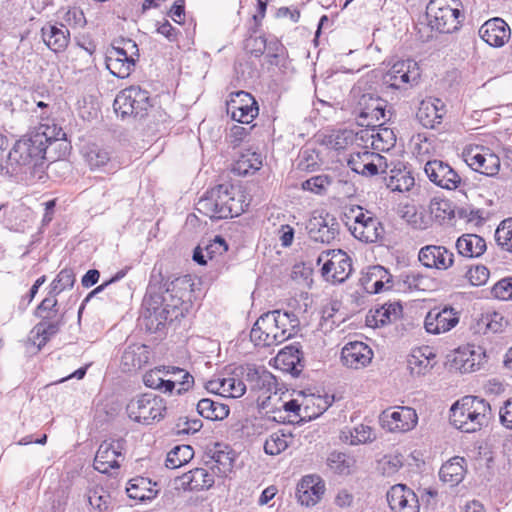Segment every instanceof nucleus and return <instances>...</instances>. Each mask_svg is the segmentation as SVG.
Returning <instances> with one entry per match:
<instances>
[{
  "mask_svg": "<svg viewBox=\"0 0 512 512\" xmlns=\"http://www.w3.org/2000/svg\"><path fill=\"white\" fill-rule=\"evenodd\" d=\"M226 106L231 118L243 124L251 123L259 113L257 101L246 91L232 93Z\"/></svg>",
  "mask_w": 512,
  "mask_h": 512,
  "instance_id": "nucleus-11",
  "label": "nucleus"
},
{
  "mask_svg": "<svg viewBox=\"0 0 512 512\" xmlns=\"http://www.w3.org/2000/svg\"><path fill=\"white\" fill-rule=\"evenodd\" d=\"M63 20L71 27L82 28L86 25L84 12L78 7L69 8L63 17Z\"/></svg>",
  "mask_w": 512,
  "mask_h": 512,
  "instance_id": "nucleus-62",
  "label": "nucleus"
},
{
  "mask_svg": "<svg viewBox=\"0 0 512 512\" xmlns=\"http://www.w3.org/2000/svg\"><path fill=\"white\" fill-rule=\"evenodd\" d=\"M114 110L124 118L133 116L143 118L152 107L149 92L139 86H130L122 90L114 100Z\"/></svg>",
  "mask_w": 512,
  "mask_h": 512,
  "instance_id": "nucleus-6",
  "label": "nucleus"
},
{
  "mask_svg": "<svg viewBox=\"0 0 512 512\" xmlns=\"http://www.w3.org/2000/svg\"><path fill=\"white\" fill-rule=\"evenodd\" d=\"M420 78V69L414 60L407 59L394 63L383 75L382 84L387 89L406 90L417 84Z\"/></svg>",
  "mask_w": 512,
  "mask_h": 512,
  "instance_id": "nucleus-7",
  "label": "nucleus"
},
{
  "mask_svg": "<svg viewBox=\"0 0 512 512\" xmlns=\"http://www.w3.org/2000/svg\"><path fill=\"white\" fill-rule=\"evenodd\" d=\"M325 491V486L319 477L304 476L297 485L296 496L301 505L307 507L315 505Z\"/></svg>",
  "mask_w": 512,
  "mask_h": 512,
  "instance_id": "nucleus-23",
  "label": "nucleus"
},
{
  "mask_svg": "<svg viewBox=\"0 0 512 512\" xmlns=\"http://www.w3.org/2000/svg\"><path fill=\"white\" fill-rule=\"evenodd\" d=\"M443 103L440 99L432 101H422L419 105L416 117L425 128H435L440 124L443 117Z\"/></svg>",
  "mask_w": 512,
  "mask_h": 512,
  "instance_id": "nucleus-29",
  "label": "nucleus"
},
{
  "mask_svg": "<svg viewBox=\"0 0 512 512\" xmlns=\"http://www.w3.org/2000/svg\"><path fill=\"white\" fill-rule=\"evenodd\" d=\"M456 247L462 256L471 259L480 256V236L465 234L458 238Z\"/></svg>",
  "mask_w": 512,
  "mask_h": 512,
  "instance_id": "nucleus-43",
  "label": "nucleus"
},
{
  "mask_svg": "<svg viewBox=\"0 0 512 512\" xmlns=\"http://www.w3.org/2000/svg\"><path fill=\"white\" fill-rule=\"evenodd\" d=\"M166 375H173L181 387L177 390V394L181 395L189 390L194 384V377L186 370L176 366H164Z\"/></svg>",
  "mask_w": 512,
  "mask_h": 512,
  "instance_id": "nucleus-47",
  "label": "nucleus"
},
{
  "mask_svg": "<svg viewBox=\"0 0 512 512\" xmlns=\"http://www.w3.org/2000/svg\"><path fill=\"white\" fill-rule=\"evenodd\" d=\"M319 167L318 154L314 150L306 149L302 151L298 168L302 171L312 172Z\"/></svg>",
  "mask_w": 512,
  "mask_h": 512,
  "instance_id": "nucleus-59",
  "label": "nucleus"
},
{
  "mask_svg": "<svg viewBox=\"0 0 512 512\" xmlns=\"http://www.w3.org/2000/svg\"><path fill=\"white\" fill-rule=\"evenodd\" d=\"M434 358L435 355L429 347L414 349L407 360L410 373L415 376L425 375L433 368L434 363L432 361Z\"/></svg>",
  "mask_w": 512,
  "mask_h": 512,
  "instance_id": "nucleus-28",
  "label": "nucleus"
},
{
  "mask_svg": "<svg viewBox=\"0 0 512 512\" xmlns=\"http://www.w3.org/2000/svg\"><path fill=\"white\" fill-rule=\"evenodd\" d=\"M287 448V442L280 436L272 435L264 444V451L268 455H278Z\"/></svg>",
  "mask_w": 512,
  "mask_h": 512,
  "instance_id": "nucleus-64",
  "label": "nucleus"
},
{
  "mask_svg": "<svg viewBox=\"0 0 512 512\" xmlns=\"http://www.w3.org/2000/svg\"><path fill=\"white\" fill-rule=\"evenodd\" d=\"M166 401L153 393H144L133 397L126 405L128 417L139 424L150 425L165 417Z\"/></svg>",
  "mask_w": 512,
  "mask_h": 512,
  "instance_id": "nucleus-4",
  "label": "nucleus"
},
{
  "mask_svg": "<svg viewBox=\"0 0 512 512\" xmlns=\"http://www.w3.org/2000/svg\"><path fill=\"white\" fill-rule=\"evenodd\" d=\"M429 211L439 223L450 221L455 217V205L449 199L435 197L430 201Z\"/></svg>",
  "mask_w": 512,
  "mask_h": 512,
  "instance_id": "nucleus-37",
  "label": "nucleus"
},
{
  "mask_svg": "<svg viewBox=\"0 0 512 512\" xmlns=\"http://www.w3.org/2000/svg\"><path fill=\"white\" fill-rule=\"evenodd\" d=\"M38 142H41V146L48 151L49 147L56 144L59 141H63L59 144L60 147L64 146L63 155L66 154L69 143L66 141V133L61 127L52 123H41L29 132Z\"/></svg>",
  "mask_w": 512,
  "mask_h": 512,
  "instance_id": "nucleus-22",
  "label": "nucleus"
},
{
  "mask_svg": "<svg viewBox=\"0 0 512 512\" xmlns=\"http://www.w3.org/2000/svg\"><path fill=\"white\" fill-rule=\"evenodd\" d=\"M456 5L457 0H430L426 6V16L431 28L440 33L458 30L463 15Z\"/></svg>",
  "mask_w": 512,
  "mask_h": 512,
  "instance_id": "nucleus-5",
  "label": "nucleus"
},
{
  "mask_svg": "<svg viewBox=\"0 0 512 512\" xmlns=\"http://www.w3.org/2000/svg\"><path fill=\"white\" fill-rule=\"evenodd\" d=\"M465 163L475 172H480V145L467 144L461 154Z\"/></svg>",
  "mask_w": 512,
  "mask_h": 512,
  "instance_id": "nucleus-56",
  "label": "nucleus"
},
{
  "mask_svg": "<svg viewBox=\"0 0 512 512\" xmlns=\"http://www.w3.org/2000/svg\"><path fill=\"white\" fill-rule=\"evenodd\" d=\"M222 396L239 398L246 392V384L243 380L235 377L223 378Z\"/></svg>",
  "mask_w": 512,
  "mask_h": 512,
  "instance_id": "nucleus-55",
  "label": "nucleus"
},
{
  "mask_svg": "<svg viewBox=\"0 0 512 512\" xmlns=\"http://www.w3.org/2000/svg\"><path fill=\"white\" fill-rule=\"evenodd\" d=\"M500 169V158L491 149L482 146V175L495 176Z\"/></svg>",
  "mask_w": 512,
  "mask_h": 512,
  "instance_id": "nucleus-53",
  "label": "nucleus"
},
{
  "mask_svg": "<svg viewBox=\"0 0 512 512\" xmlns=\"http://www.w3.org/2000/svg\"><path fill=\"white\" fill-rule=\"evenodd\" d=\"M64 325V315H60L55 318L40 321L34 327L37 337L41 338L39 347L45 345L46 342L53 336H55L60 328Z\"/></svg>",
  "mask_w": 512,
  "mask_h": 512,
  "instance_id": "nucleus-40",
  "label": "nucleus"
},
{
  "mask_svg": "<svg viewBox=\"0 0 512 512\" xmlns=\"http://www.w3.org/2000/svg\"><path fill=\"white\" fill-rule=\"evenodd\" d=\"M387 102L372 93L362 94L357 103L358 117L363 120L361 125L381 126L390 118V111L386 110Z\"/></svg>",
  "mask_w": 512,
  "mask_h": 512,
  "instance_id": "nucleus-9",
  "label": "nucleus"
},
{
  "mask_svg": "<svg viewBox=\"0 0 512 512\" xmlns=\"http://www.w3.org/2000/svg\"><path fill=\"white\" fill-rule=\"evenodd\" d=\"M340 439L350 445H359L367 442H372L375 435L370 426L360 424L353 429H346L341 432Z\"/></svg>",
  "mask_w": 512,
  "mask_h": 512,
  "instance_id": "nucleus-38",
  "label": "nucleus"
},
{
  "mask_svg": "<svg viewBox=\"0 0 512 512\" xmlns=\"http://www.w3.org/2000/svg\"><path fill=\"white\" fill-rule=\"evenodd\" d=\"M349 230L356 239L365 243L377 242L382 237L384 231L382 224L374 216L368 218V221L361 225L349 227Z\"/></svg>",
  "mask_w": 512,
  "mask_h": 512,
  "instance_id": "nucleus-32",
  "label": "nucleus"
},
{
  "mask_svg": "<svg viewBox=\"0 0 512 512\" xmlns=\"http://www.w3.org/2000/svg\"><path fill=\"white\" fill-rule=\"evenodd\" d=\"M90 506L99 512L108 510L111 504V496L103 487H95L87 493Z\"/></svg>",
  "mask_w": 512,
  "mask_h": 512,
  "instance_id": "nucleus-48",
  "label": "nucleus"
},
{
  "mask_svg": "<svg viewBox=\"0 0 512 512\" xmlns=\"http://www.w3.org/2000/svg\"><path fill=\"white\" fill-rule=\"evenodd\" d=\"M332 178L329 175L321 174L313 176L302 182V189L318 195H324L331 185Z\"/></svg>",
  "mask_w": 512,
  "mask_h": 512,
  "instance_id": "nucleus-50",
  "label": "nucleus"
},
{
  "mask_svg": "<svg viewBox=\"0 0 512 512\" xmlns=\"http://www.w3.org/2000/svg\"><path fill=\"white\" fill-rule=\"evenodd\" d=\"M105 64H106V68L110 71V73L117 77V78H121V79H124V78H127L128 76H130V74L132 73V71L134 70L135 68V63L134 61L129 58H125L123 59V57H111V56H106L105 58Z\"/></svg>",
  "mask_w": 512,
  "mask_h": 512,
  "instance_id": "nucleus-42",
  "label": "nucleus"
},
{
  "mask_svg": "<svg viewBox=\"0 0 512 512\" xmlns=\"http://www.w3.org/2000/svg\"><path fill=\"white\" fill-rule=\"evenodd\" d=\"M262 166L260 154L248 153L242 154L234 165V171L239 175H247L251 171L255 172Z\"/></svg>",
  "mask_w": 512,
  "mask_h": 512,
  "instance_id": "nucleus-44",
  "label": "nucleus"
},
{
  "mask_svg": "<svg viewBox=\"0 0 512 512\" xmlns=\"http://www.w3.org/2000/svg\"><path fill=\"white\" fill-rule=\"evenodd\" d=\"M197 412L208 420H223L228 417L230 409L226 404L203 398L197 404Z\"/></svg>",
  "mask_w": 512,
  "mask_h": 512,
  "instance_id": "nucleus-36",
  "label": "nucleus"
},
{
  "mask_svg": "<svg viewBox=\"0 0 512 512\" xmlns=\"http://www.w3.org/2000/svg\"><path fill=\"white\" fill-rule=\"evenodd\" d=\"M334 402V395H328L317 397L315 401L313 402V405H316L317 412H313L312 414L308 413L309 405L306 404L304 407L305 415L304 417H308L309 419L316 418L323 414Z\"/></svg>",
  "mask_w": 512,
  "mask_h": 512,
  "instance_id": "nucleus-60",
  "label": "nucleus"
},
{
  "mask_svg": "<svg viewBox=\"0 0 512 512\" xmlns=\"http://www.w3.org/2000/svg\"><path fill=\"white\" fill-rule=\"evenodd\" d=\"M373 358L372 349L364 342L347 343L341 351V361L344 366L360 369L367 366Z\"/></svg>",
  "mask_w": 512,
  "mask_h": 512,
  "instance_id": "nucleus-19",
  "label": "nucleus"
},
{
  "mask_svg": "<svg viewBox=\"0 0 512 512\" xmlns=\"http://www.w3.org/2000/svg\"><path fill=\"white\" fill-rule=\"evenodd\" d=\"M34 315L40 319V321L52 319L60 316L58 310V301L55 296L50 295L44 298L41 303L36 307Z\"/></svg>",
  "mask_w": 512,
  "mask_h": 512,
  "instance_id": "nucleus-49",
  "label": "nucleus"
},
{
  "mask_svg": "<svg viewBox=\"0 0 512 512\" xmlns=\"http://www.w3.org/2000/svg\"><path fill=\"white\" fill-rule=\"evenodd\" d=\"M458 322V312L450 306H445L442 309L430 310L425 317L424 327L428 333L440 334L451 330Z\"/></svg>",
  "mask_w": 512,
  "mask_h": 512,
  "instance_id": "nucleus-16",
  "label": "nucleus"
},
{
  "mask_svg": "<svg viewBox=\"0 0 512 512\" xmlns=\"http://www.w3.org/2000/svg\"><path fill=\"white\" fill-rule=\"evenodd\" d=\"M331 256L329 260H327L322 268L321 273L322 276L329 282L332 283H343L345 282L353 271L352 267V259L350 256L342 251V250H328L323 252L317 259V263L319 264L323 255Z\"/></svg>",
  "mask_w": 512,
  "mask_h": 512,
  "instance_id": "nucleus-8",
  "label": "nucleus"
},
{
  "mask_svg": "<svg viewBox=\"0 0 512 512\" xmlns=\"http://www.w3.org/2000/svg\"><path fill=\"white\" fill-rule=\"evenodd\" d=\"M463 458L454 457L442 465L439 471V478L450 487L458 485L464 478Z\"/></svg>",
  "mask_w": 512,
  "mask_h": 512,
  "instance_id": "nucleus-34",
  "label": "nucleus"
},
{
  "mask_svg": "<svg viewBox=\"0 0 512 512\" xmlns=\"http://www.w3.org/2000/svg\"><path fill=\"white\" fill-rule=\"evenodd\" d=\"M475 352L470 351L468 348L459 349L456 351L452 360V366L458 369L461 373H468L474 370L475 359H470L469 356H474Z\"/></svg>",
  "mask_w": 512,
  "mask_h": 512,
  "instance_id": "nucleus-51",
  "label": "nucleus"
},
{
  "mask_svg": "<svg viewBox=\"0 0 512 512\" xmlns=\"http://www.w3.org/2000/svg\"><path fill=\"white\" fill-rule=\"evenodd\" d=\"M369 158H376V161H379V153L368 150L352 153L347 161V164L352 171L359 173L362 165L366 163Z\"/></svg>",
  "mask_w": 512,
  "mask_h": 512,
  "instance_id": "nucleus-57",
  "label": "nucleus"
},
{
  "mask_svg": "<svg viewBox=\"0 0 512 512\" xmlns=\"http://www.w3.org/2000/svg\"><path fill=\"white\" fill-rule=\"evenodd\" d=\"M424 171L431 182L443 189L454 190L461 183L458 173L442 160L428 161L424 166Z\"/></svg>",
  "mask_w": 512,
  "mask_h": 512,
  "instance_id": "nucleus-14",
  "label": "nucleus"
},
{
  "mask_svg": "<svg viewBox=\"0 0 512 512\" xmlns=\"http://www.w3.org/2000/svg\"><path fill=\"white\" fill-rule=\"evenodd\" d=\"M389 507L394 512H419L416 493L404 484L392 486L387 492Z\"/></svg>",
  "mask_w": 512,
  "mask_h": 512,
  "instance_id": "nucleus-17",
  "label": "nucleus"
},
{
  "mask_svg": "<svg viewBox=\"0 0 512 512\" xmlns=\"http://www.w3.org/2000/svg\"><path fill=\"white\" fill-rule=\"evenodd\" d=\"M284 334L279 331L271 311L263 313L250 331V339L256 346L269 347L284 342Z\"/></svg>",
  "mask_w": 512,
  "mask_h": 512,
  "instance_id": "nucleus-10",
  "label": "nucleus"
},
{
  "mask_svg": "<svg viewBox=\"0 0 512 512\" xmlns=\"http://www.w3.org/2000/svg\"><path fill=\"white\" fill-rule=\"evenodd\" d=\"M491 294L501 300L512 299V277L498 281L491 289Z\"/></svg>",
  "mask_w": 512,
  "mask_h": 512,
  "instance_id": "nucleus-58",
  "label": "nucleus"
},
{
  "mask_svg": "<svg viewBox=\"0 0 512 512\" xmlns=\"http://www.w3.org/2000/svg\"><path fill=\"white\" fill-rule=\"evenodd\" d=\"M275 365L278 369L298 377L304 368V354L300 343H293L282 348L276 355Z\"/></svg>",
  "mask_w": 512,
  "mask_h": 512,
  "instance_id": "nucleus-18",
  "label": "nucleus"
},
{
  "mask_svg": "<svg viewBox=\"0 0 512 512\" xmlns=\"http://www.w3.org/2000/svg\"><path fill=\"white\" fill-rule=\"evenodd\" d=\"M206 457L209 460L205 464L219 477H226L233 469L235 452L228 445L215 443L207 449Z\"/></svg>",
  "mask_w": 512,
  "mask_h": 512,
  "instance_id": "nucleus-15",
  "label": "nucleus"
},
{
  "mask_svg": "<svg viewBox=\"0 0 512 512\" xmlns=\"http://www.w3.org/2000/svg\"><path fill=\"white\" fill-rule=\"evenodd\" d=\"M41 37L45 45L55 53L66 50L70 42V31L63 23H47L41 28Z\"/></svg>",
  "mask_w": 512,
  "mask_h": 512,
  "instance_id": "nucleus-21",
  "label": "nucleus"
},
{
  "mask_svg": "<svg viewBox=\"0 0 512 512\" xmlns=\"http://www.w3.org/2000/svg\"><path fill=\"white\" fill-rule=\"evenodd\" d=\"M213 475L204 468H195L182 475V484L191 491L207 490L214 485Z\"/></svg>",
  "mask_w": 512,
  "mask_h": 512,
  "instance_id": "nucleus-30",
  "label": "nucleus"
},
{
  "mask_svg": "<svg viewBox=\"0 0 512 512\" xmlns=\"http://www.w3.org/2000/svg\"><path fill=\"white\" fill-rule=\"evenodd\" d=\"M247 207L244 195L228 184H220L208 190L196 205L199 213L213 220L237 217Z\"/></svg>",
  "mask_w": 512,
  "mask_h": 512,
  "instance_id": "nucleus-3",
  "label": "nucleus"
},
{
  "mask_svg": "<svg viewBox=\"0 0 512 512\" xmlns=\"http://www.w3.org/2000/svg\"><path fill=\"white\" fill-rule=\"evenodd\" d=\"M398 175L401 177V182L398 184L394 183L393 177L387 178L384 176V181L387 188L391 189L392 191L400 192L409 190L410 187L414 184L413 177L407 175V173H403L401 170H398Z\"/></svg>",
  "mask_w": 512,
  "mask_h": 512,
  "instance_id": "nucleus-61",
  "label": "nucleus"
},
{
  "mask_svg": "<svg viewBox=\"0 0 512 512\" xmlns=\"http://www.w3.org/2000/svg\"><path fill=\"white\" fill-rule=\"evenodd\" d=\"M228 250V245L222 236H215L214 239L205 247V253L208 259H213L217 255H222Z\"/></svg>",
  "mask_w": 512,
  "mask_h": 512,
  "instance_id": "nucleus-63",
  "label": "nucleus"
},
{
  "mask_svg": "<svg viewBox=\"0 0 512 512\" xmlns=\"http://www.w3.org/2000/svg\"><path fill=\"white\" fill-rule=\"evenodd\" d=\"M274 320L278 325L281 334H284V341L295 336L300 330V320L298 316L291 311L273 310Z\"/></svg>",
  "mask_w": 512,
  "mask_h": 512,
  "instance_id": "nucleus-33",
  "label": "nucleus"
},
{
  "mask_svg": "<svg viewBox=\"0 0 512 512\" xmlns=\"http://www.w3.org/2000/svg\"><path fill=\"white\" fill-rule=\"evenodd\" d=\"M384 428L390 432H407L412 430L418 421L415 409L408 406H400L395 410H385L380 416Z\"/></svg>",
  "mask_w": 512,
  "mask_h": 512,
  "instance_id": "nucleus-13",
  "label": "nucleus"
},
{
  "mask_svg": "<svg viewBox=\"0 0 512 512\" xmlns=\"http://www.w3.org/2000/svg\"><path fill=\"white\" fill-rule=\"evenodd\" d=\"M149 357L150 353L146 345L139 343L131 344L122 353L121 366L124 371L140 369L148 363Z\"/></svg>",
  "mask_w": 512,
  "mask_h": 512,
  "instance_id": "nucleus-27",
  "label": "nucleus"
},
{
  "mask_svg": "<svg viewBox=\"0 0 512 512\" xmlns=\"http://www.w3.org/2000/svg\"><path fill=\"white\" fill-rule=\"evenodd\" d=\"M390 168V165L387 162V159L379 154V161H376V158H369L362 165V168L358 174L365 176H374L378 174H387V169Z\"/></svg>",
  "mask_w": 512,
  "mask_h": 512,
  "instance_id": "nucleus-54",
  "label": "nucleus"
},
{
  "mask_svg": "<svg viewBox=\"0 0 512 512\" xmlns=\"http://www.w3.org/2000/svg\"><path fill=\"white\" fill-rule=\"evenodd\" d=\"M84 157L91 169H99L109 166L114 168L111 162L110 152L98 145H90L86 148Z\"/></svg>",
  "mask_w": 512,
  "mask_h": 512,
  "instance_id": "nucleus-39",
  "label": "nucleus"
},
{
  "mask_svg": "<svg viewBox=\"0 0 512 512\" xmlns=\"http://www.w3.org/2000/svg\"><path fill=\"white\" fill-rule=\"evenodd\" d=\"M193 457L194 450L190 445H177L168 452L165 466L176 469L187 464Z\"/></svg>",
  "mask_w": 512,
  "mask_h": 512,
  "instance_id": "nucleus-41",
  "label": "nucleus"
},
{
  "mask_svg": "<svg viewBox=\"0 0 512 512\" xmlns=\"http://www.w3.org/2000/svg\"><path fill=\"white\" fill-rule=\"evenodd\" d=\"M495 239L502 250L512 253V218L501 221L495 231Z\"/></svg>",
  "mask_w": 512,
  "mask_h": 512,
  "instance_id": "nucleus-46",
  "label": "nucleus"
},
{
  "mask_svg": "<svg viewBox=\"0 0 512 512\" xmlns=\"http://www.w3.org/2000/svg\"><path fill=\"white\" fill-rule=\"evenodd\" d=\"M245 381L251 390L277 392L276 377L264 367L247 366L244 374Z\"/></svg>",
  "mask_w": 512,
  "mask_h": 512,
  "instance_id": "nucleus-24",
  "label": "nucleus"
},
{
  "mask_svg": "<svg viewBox=\"0 0 512 512\" xmlns=\"http://www.w3.org/2000/svg\"><path fill=\"white\" fill-rule=\"evenodd\" d=\"M163 368L164 366H161L147 371L143 375V383L149 388L157 389L163 393H171L175 388L176 381L164 379L161 374L166 375V369Z\"/></svg>",
  "mask_w": 512,
  "mask_h": 512,
  "instance_id": "nucleus-35",
  "label": "nucleus"
},
{
  "mask_svg": "<svg viewBox=\"0 0 512 512\" xmlns=\"http://www.w3.org/2000/svg\"><path fill=\"white\" fill-rule=\"evenodd\" d=\"M75 283V274L71 268L62 269L50 285L49 295L57 296L62 291L72 288Z\"/></svg>",
  "mask_w": 512,
  "mask_h": 512,
  "instance_id": "nucleus-45",
  "label": "nucleus"
},
{
  "mask_svg": "<svg viewBox=\"0 0 512 512\" xmlns=\"http://www.w3.org/2000/svg\"><path fill=\"white\" fill-rule=\"evenodd\" d=\"M47 151L29 132L18 139L5 162L0 163V176L18 180L41 178Z\"/></svg>",
  "mask_w": 512,
  "mask_h": 512,
  "instance_id": "nucleus-2",
  "label": "nucleus"
},
{
  "mask_svg": "<svg viewBox=\"0 0 512 512\" xmlns=\"http://www.w3.org/2000/svg\"><path fill=\"white\" fill-rule=\"evenodd\" d=\"M164 286L163 290L161 285L150 282L147 287L142 324L150 333L160 331L167 322L184 317L185 298L192 292L188 275L176 277Z\"/></svg>",
  "mask_w": 512,
  "mask_h": 512,
  "instance_id": "nucleus-1",
  "label": "nucleus"
},
{
  "mask_svg": "<svg viewBox=\"0 0 512 512\" xmlns=\"http://www.w3.org/2000/svg\"><path fill=\"white\" fill-rule=\"evenodd\" d=\"M120 441L116 442H103L95 455L94 458V468L101 473H108L110 469L119 468V463L117 458L121 456Z\"/></svg>",
  "mask_w": 512,
  "mask_h": 512,
  "instance_id": "nucleus-26",
  "label": "nucleus"
},
{
  "mask_svg": "<svg viewBox=\"0 0 512 512\" xmlns=\"http://www.w3.org/2000/svg\"><path fill=\"white\" fill-rule=\"evenodd\" d=\"M306 230L312 241L330 244L339 233V223L329 213L313 215L306 224Z\"/></svg>",
  "mask_w": 512,
  "mask_h": 512,
  "instance_id": "nucleus-12",
  "label": "nucleus"
},
{
  "mask_svg": "<svg viewBox=\"0 0 512 512\" xmlns=\"http://www.w3.org/2000/svg\"><path fill=\"white\" fill-rule=\"evenodd\" d=\"M453 253L444 246L427 245L420 249L418 259L427 268L446 270L453 264Z\"/></svg>",
  "mask_w": 512,
  "mask_h": 512,
  "instance_id": "nucleus-20",
  "label": "nucleus"
},
{
  "mask_svg": "<svg viewBox=\"0 0 512 512\" xmlns=\"http://www.w3.org/2000/svg\"><path fill=\"white\" fill-rule=\"evenodd\" d=\"M478 413L476 410L465 412L461 410L460 405L453 404L450 408V422L457 429H460L463 432L471 433L477 430V426L480 425L477 422Z\"/></svg>",
  "mask_w": 512,
  "mask_h": 512,
  "instance_id": "nucleus-31",
  "label": "nucleus"
},
{
  "mask_svg": "<svg viewBox=\"0 0 512 512\" xmlns=\"http://www.w3.org/2000/svg\"><path fill=\"white\" fill-rule=\"evenodd\" d=\"M482 41L490 47H502L510 38L508 24L501 18H492L482 24Z\"/></svg>",
  "mask_w": 512,
  "mask_h": 512,
  "instance_id": "nucleus-25",
  "label": "nucleus"
},
{
  "mask_svg": "<svg viewBox=\"0 0 512 512\" xmlns=\"http://www.w3.org/2000/svg\"><path fill=\"white\" fill-rule=\"evenodd\" d=\"M368 278L370 281L374 279V282L371 286L372 293H379L383 290L386 283L391 281V275L389 272L382 266H373L368 272Z\"/></svg>",
  "mask_w": 512,
  "mask_h": 512,
  "instance_id": "nucleus-52",
  "label": "nucleus"
}]
</instances>
